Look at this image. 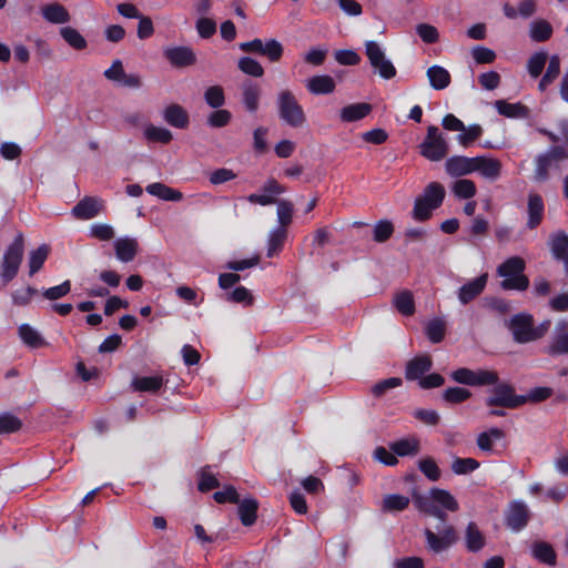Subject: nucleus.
Masks as SVG:
<instances>
[{
  "instance_id": "obj_45",
  "label": "nucleus",
  "mask_w": 568,
  "mask_h": 568,
  "mask_svg": "<svg viewBox=\"0 0 568 568\" xmlns=\"http://www.w3.org/2000/svg\"><path fill=\"white\" fill-rule=\"evenodd\" d=\"M408 497L399 494H389L383 499L382 510L388 513L403 511L408 507Z\"/></svg>"
},
{
  "instance_id": "obj_6",
  "label": "nucleus",
  "mask_w": 568,
  "mask_h": 568,
  "mask_svg": "<svg viewBox=\"0 0 568 568\" xmlns=\"http://www.w3.org/2000/svg\"><path fill=\"white\" fill-rule=\"evenodd\" d=\"M419 149L420 154L433 162L443 160L448 153L447 141L435 125L428 126L427 134Z\"/></svg>"
},
{
  "instance_id": "obj_28",
  "label": "nucleus",
  "mask_w": 568,
  "mask_h": 568,
  "mask_svg": "<svg viewBox=\"0 0 568 568\" xmlns=\"http://www.w3.org/2000/svg\"><path fill=\"white\" fill-rule=\"evenodd\" d=\"M41 14L44 20L55 24L67 23L71 19L68 10L58 2L43 6L41 8Z\"/></svg>"
},
{
  "instance_id": "obj_27",
  "label": "nucleus",
  "mask_w": 568,
  "mask_h": 568,
  "mask_svg": "<svg viewBox=\"0 0 568 568\" xmlns=\"http://www.w3.org/2000/svg\"><path fill=\"white\" fill-rule=\"evenodd\" d=\"M465 545L470 552H478L486 546V537L473 521L468 523L466 527Z\"/></svg>"
},
{
  "instance_id": "obj_31",
  "label": "nucleus",
  "mask_w": 568,
  "mask_h": 568,
  "mask_svg": "<svg viewBox=\"0 0 568 568\" xmlns=\"http://www.w3.org/2000/svg\"><path fill=\"white\" fill-rule=\"evenodd\" d=\"M239 504V516L241 523L244 526H251L256 520V511L258 508V503L255 498L248 497L244 499H240Z\"/></svg>"
},
{
  "instance_id": "obj_20",
  "label": "nucleus",
  "mask_w": 568,
  "mask_h": 568,
  "mask_svg": "<svg viewBox=\"0 0 568 568\" xmlns=\"http://www.w3.org/2000/svg\"><path fill=\"white\" fill-rule=\"evenodd\" d=\"M164 57L178 68L189 67L195 63L196 57L189 47H173L164 51Z\"/></svg>"
},
{
  "instance_id": "obj_44",
  "label": "nucleus",
  "mask_w": 568,
  "mask_h": 568,
  "mask_svg": "<svg viewBox=\"0 0 568 568\" xmlns=\"http://www.w3.org/2000/svg\"><path fill=\"white\" fill-rule=\"evenodd\" d=\"M60 36L74 50H84L88 47V42L84 37L72 27L61 28Z\"/></svg>"
},
{
  "instance_id": "obj_25",
  "label": "nucleus",
  "mask_w": 568,
  "mask_h": 568,
  "mask_svg": "<svg viewBox=\"0 0 568 568\" xmlns=\"http://www.w3.org/2000/svg\"><path fill=\"white\" fill-rule=\"evenodd\" d=\"M163 118L168 124L178 129L189 125V114L180 104H170L163 111Z\"/></svg>"
},
{
  "instance_id": "obj_57",
  "label": "nucleus",
  "mask_w": 568,
  "mask_h": 568,
  "mask_svg": "<svg viewBox=\"0 0 568 568\" xmlns=\"http://www.w3.org/2000/svg\"><path fill=\"white\" fill-rule=\"evenodd\" d=\"M70 291H71V282L69 280H67L63 283H61L60 285L45 288L42 292V295L44 298H47L49 301H57V300L65 296L67 294H69Z\"/></svg>"
},
{
  "instance_id": "obj_64",
  "label": "nucleus",
  "mask_w": 568,
  "mask_h": 568,
  "mask_svg": "<svg viewBox=\"0 0 568 568\" xmlns=\"http://www.w3.org/2000/svg\"><path fill=\"white\" fill-rule=\"evenodd\" d=\"M416 32L425 43H434L438 40V31L432 24L420 23L416 27Z\"/></svg>"
},
{
  "instance_id": "obj_49",
  "label": "nucleus",
  "mask_w": 568,
  "mask_h": 568,
  "mask_svg": "<svg viewBox=\"0 0 568 568\" xmlns=\"http://www.w3.org/2000/svg\"><path fill=\"white\" fill-rule=\"evenodd\" d=\"M471 58L477 64H490L496 60V52L483 45H474L470 50Z\"/></svg>"
},
{
  "instance_id": "obj_53",
  "label": "nucleus",
  "mask_w": 568,
  "mask_h": 568,
  "mask_svg": "<svg viewBox=\"0 0 568 568\" xmlns=\"http://www.w3.org/2000/svg\"><path fill=\"white\" fill-rule=\"evenodd\" d=\"M283 44L276 39L265 41L262 55L266 57L271 62H278L283 55Z\"/></svg>"
},
{
  "instance_id": "obj_30",
  "label": "nucleus",
  "mask_w": 568,
  "mask_h": 568,
  "mask_svg": "<svg viewBox=\"0 0 568 568\" xmlns=\"http://www.w3.org/2000/svg\"><path fill=\"white\" fill-rule=\"evenodd\" d=\"M371 111L372 105L369 103H353L341 110V120L343 122H355L364 119Z\"/></svg>"
},
{
  "instance_id": "obj_60",
  "label": "nucleus",
  "mask_w": 568,
  "mask_h": 568,
  "mask_svg": "<svg viewBox=\"0 0 568 568\" xmlns=\"http://www.w3.org/2000/svg\"><path fill=\"white\" fill-rule=\"evenodd\" d=\"M232 114L229 110L220 109L216 111H213L207 123L213 128H223L229 124L231 121Z\"/></svg>"
},
{
  "instance_id": "obj_41",
  "label": "nucleus",
  "mask_w": 568,
  "mask_h": 568,
  "mask_svg": "<svg viewBox=\"0 0 568 568\" xmlns=\"http://www.w3.org/2000/svg\"><path fill=\"white\" fill-rule=\"evenodd\" d=\"M547 60L548 53L546 51H537L529 57L527 60V72L530 78L537 79L541 75Z\"/></svg>"
},
{
  "instance_id": "obj_23",
  "label": "nucleus",
  "mask_w": 568,
  "mask_h": 568,
  "mask_svg": "<svg viewBox=\"0 0 568 568\" xmlns=\"http://www.w3.org/2000/svg\"><path fill=\"white\" fill-rule=\"evenodd\" d=\"M139 248V243L133 237H119L114 242L115 256L123 263H129L134 260Z\"/></svg>"
},
{
  "instance_id": "obj_2",
  "label": "nucleus",
  "mask_w": 568,
  "mask_h": 568,
  "mask_svg": "<svg viewBox=\"0 0 568 568\" xmlns=\"http://www.w3.org/2000/svg\"><path fill=\"white\" fill-rule=\"evenodd\" d=\"M445 199V189L438 182H430L423 193L415 199L412 217L424 222L432 217L434 210L438 209Z\"/></svg>"
},
{
  "instance_id": "obj_11",
  "label": "nucleus",
  "mask_w": 568,
  "mask_h": 568,
  "mask_svg": "<svg viewBox=\"0 0 568 568\" xmlns=\"http://www.w3.org/2000/svg\"><path fill=\"white\" fill-rule=\"evenodd\" d=\"M530 517V510L523 500L510 501L504 514L505 525L516 532L527 527Z\"/></svg>"
},
{
  "instance_id": "obj_21",
  "label": "nucleus",
  "mask_w": 568,
  "mask_h": 568,
  "mask_svg": "<svg viewBox=\"0 0 568 568\" xmlns=\"http://www.w3.org/2000/svg\"><path fill=\"white\" fill-rule=\"evenodd\" d=\"M101 207L102 204L100 200L87 196L73 206L72 214L79 220H91L100 213Z\"/></svg>"
},
{
  "instance_id": "obj_47",
  "label": "nucleus",
  "mask_w": 568,
  "mask_h": 568,
  "mask_svg": "<svg viewBox=\"0 0 568 568\" xmlns=\"http://www.w3.org/2000/svg\"><path fill=\"white\" fill-rule=\"evenodd\" d=\"M144 136L150 142H160L163 144H168L173 139V135L170 130L155 125H148L144 130Z\"/></svg>"
},
{
  "instance_id": "obj_42",
  "label": "nucleus",
  "mask_w": 568,
  "mask_h": 568,
  "mask_svg": "<svg viewBox=\"0 0 568 568\" xmlns=\"http://www.w3.org/2000/svg\"><path fill=\"white\" fill-rule=\"evenodd\" d=\"M163 386L162 376H145V377H135L132 381V387L134 390L139 392H151L155 393Z\"/></svg>"
},
{
  "instance_id": "obj_24",
  "label": "nucleus",
  "mask_w": 568,
  "mask_h": 568,
  "mask_svg": "<svg viewBox=\"0 0 568 568\" xmlns=\"http://www.w3.org/2000/svg\"><path fill=\"white\" fill-rule=\"evenodd\" d=\"M531 555L536 560L547 566L555 567L557 565V554L547 541H535L531 546Z\"/></svg>"
},
{
  "instance_id": "obj_38",
  "label": "nucleus",
  "mask_w": 568,
  "mask_h": 568,
  "mask_svg": "<svg viewBox=\"0 0 568 568\" xmlns=\"http://www.w3.org/2000/svg\"><path fill=\"white\" fill-rule=\"evenodd\" d=\"M393 303L396 310L404 316H410L415 313L414 296L408 290L397 293Z\"/></svg>"
},
{
  "instance_id": "obj_3",
  "label": "nucleus",
  "mask_w": 568,
  "mask_h": 568,
  "mask_svg": "<svg viewBox=\"0 0 568 568\" xmlns=\"http://www.w3.org/2000/svg\"><path fill=\"white\" fill-rule=\"evenodd\" d=\"M526 263L520 256H513L504 261L497 267V275L504 277L500 287L505 291H526L529 286V278L524 274Z\"/></svg>"
},
{
  "instance_id": "obj_59",
  "label": "nucleus",
  "mask_w": 568,
  "mask_h": 568,
  "mask_svg": "<svg viewBox=\"0 0 568 568\" xmlns=\"http://www.w3.org/2000/svg\"><path fill=\"white\" fill-rule=\"evenodd\" d=\"M22 426L21 420L12 414L0 415V433H14Z\"/></svg>"
},
{
  "instance_id": "obj_17",
  "label": "nucleus",
  "mask_w": 568,
  "mask_h": 568,
  "mask_svg": "<svg viewBox=\"0 0 568 568\" xmlns=\"http://www.w3.org/2000/svg\"><path fill=\"white\" fill-rule=\"evenodd\" d=\"M425 536L429 549L435 552H440L447 549L457 539L456 534L452 527L444 529L442 535H437L430 529H426Z\"/></svg>"
},
{
  "instance_id": "obj_36",
  "label": "nucleus",
  "mask_w": 568,
  "mask_h": 568,
  "mask_svg": "<svg viewBox=\"0 0 568 568\" xmlns=\"http://www.w3.org/2000/svg\"><path fill=\"white\" fill-rule=\"evenodd\" d=\"M50 253L48 244H41L38 248L29 253V275L33 276L41 270Z\"/></svg>"
},
{
  "instance_id": "obj_15",
  "label": "nucleus",
  "mask_w": 568,
  "mask_h": 568,
  "mask_svg": "<svg viewBox=\"0 0 568 568\" xmlns=\"http://www.w3.org/2000/svg\"><path fill=\"white\" fill-rule=\"evenodd\" d=\"M242 102L250 113H255L260 108L262 95L261 85L251 80H245L241 84Z\"/></svg>"
},
{
  "instance_id": "obj_37",
  "label": "nucleus",
  "mask_w": 568,
  "mask_h": 568,
  "mask_svg": "<svg viewBox=\"0 0 568 568\" xmlns=\"http://www.w3.org/2000/svg\"><path fill=\"white\" fill-rule=\"evenodd\" d=\"M427 78L430 87L435 90H443L448 87L450 75L446 69L439 65H433L427 70Z\"/></svg>"
},
{
  "instance_id": "obj_61",
  "label": "nucleus",
  "mask_w": 568,
  "mask_h": 568,
  "mask_svg": "<svg viewBox=\"0 0 568 568\" xmlns=\"http://www.w3.org/2000/svg\"><path fill=\"white\" fill-rule=\"evenodd\" d=\"M213 498L219 504L240 503V495L237 494L236 489L233 486H227L223 490L214 493Z\"/></svg>"
},
{
  "instance_id": "obj_62",
  "label": "nucleus",
  "mask_w": 568,
  "mask_h": 568,
  "mask_svg": "<svg viewBox=\"0 0 568 568\" xmlns=\"http://www.w3.org/2000/svg\"><path fill=\"white\" fill-rule=\"evenodd\" d=\"M500 75L496 71L484 72L478 77L479 84L486 90H495L500 84Z\"/></svg>"
},
{
  "instance_id": "obj_26",
  "label": "nucleus",
  "mask_w": 568,
  "mask_h": 568,
  "mask_svg": "<svg viewBox=\"0 0 568 568\" xmlns=\"http://www.w3.org/2000/svg\"><path fill=\"white\" fill-rule=\"evenodd\" d=\"M305 87L312 94L320 95L334 92L336 84L331 75L322 74L310 78Z\"/></svg>"
},
{
  "instance_id": "obj_1",
  "label": "nucleus",
  "mask_w": 568,
  "mask_h": 568,
  "mask_svg": "<svg viewBox=\"0 0 568 568\" xmlns=\"http://www.w3.org/2000/svg\"><path fill=\"white\" fill-rule=\"evenodd\" d=\"M413 500L418 510L442 521L445 520L444 510L456 511L459 506L449 491L440 488H432L428 495L416 494Z\"/></svg>"
},
{
  "instance_id": "obj_40",
  "label": "nucleus",
  "mask_w": 568,
  "mask_h": 568,
  "mask_svg": "<svg viewBox=\"0 0 568 568\" xmlns=\"http://www.w3.org/2000/svg\"><path fill=\"white\" fill-rule=\"evenodd\" d=\"M389 448L397 456H415L419 453V442L415 438H405L392 443Z\"/></svg>"
},
{
  "instance_id": "obj_5",
  "label": "nucleus",
  "mask_w": 568,
  "mask_h": 568,
  "mask_svg": "<svg viewBox=\"0 0 568 568\" xmlns=\"http://www.w3.org/2000/svg\"><path fill=\"white\" fill-rule=\"evenodd\" d=\"M23 253L24 239L23 234L19 232L2 256L0 276L4 284H8L17 276L23 258Z\"/></svg>"
},
{
  "instance_id": "obj_13",
  "label": "nucleus",
  "mask_w": 568,
  "mask_h": 568,
  "mask_svg": "<svg viewBox=\"0 0 568 568\" xmlns=\"http://www.w3.org/2000/svg\"><path fill=\"white\" fill-rule=\"evenodd\" d=\"M545 214V202L540 194L530 192L527 201V222L528 230H536L542 222Z\"/></svg>"
},
{
  "instance_id": "obj_51",
  "label": "nucleus",
  "mask_w": 568,
  "mask_h": 568,
  "mask_svg": "<svg viewBox=\"0 0 568 568\" xmlns=\"http://www.w3.org/2000/svg\"><path fill=\"white\" fill-rule=\"evenodd\" d=\"M205 102L213 109H219L225 103V97L223 88L220 85H213L206 89L204 93Z\"/></svg>"
},
{
  "instance_id": "obj_39",
  "label": "nucleus",
  "mask_w": 568,
  "mask_h": 568,
  "mask_svg": "<svg viewBox=\"0 0 568 568\" xmlns=\"http://www.w3.org/2000/svg\"><path fill=\"white\" fill-rule=\"evenodd\" d=\"M286 236L287 231L284 227H275L270 232L267 239V257H273L282 251Z\"/></svg>"
},
{
  "instance_id": "obj_8",
  "label": "nucleus",
  "mask_w": 568,
  "mask_h": 568,
  "mask_svg": "<svg viewBox=\"0 0 568 568\" xmlns=\"http://www.w3.org/2000/svg\"><path fill=\"white\" fill-rule=\"evenodd\" d=\"M509 328L514 339L524 344L542 337V331L534 329V317L530 314L519 313L511 317Z\"/></svg>"
},
{
  "instance_id": "obj_56",
  "label": "nucleus",
  "mask_w": 568,
  "mask_h": 568,
  "mask_svg": "<svg viewBox=\"0 0 568 568\" xmlns=\"http://www.w3.org/2000/svg\"><path fill=\"white\" fill-rule=\"evenodd\" d=\"M403 384L402 378L399 377H389L376 383L372 387V393L375 397L384 396L388 390L399 387Z\"/></svg>"
},
{
  "instance_id": "obj_7",
  "label": "nucleus",
  "mask_w": 568,
  "mask_h": 568,
  "mask_svg": "<svg viewBox=\"0 0 568 568\" xmlns=\"http://www.w3.org/2000/svg\"><path fill=\"white\" fill-rule=\"evenodd\" d=\"M525 403H527L526 396L516 395L514 387L506 383L496 384L491 390V395L486 398V405L488 407L499 406L514 409Z\"/></svg>"
},
{
  "instance_id": "obj_22",
  "label": "nucleus",
  "mask_w": 568,
  "mask_h": 568,
  "mask_svg": "<svg viewBox=\"0 0 568 568\" xmlns=\"http://www.w3.org/2000/svg\"><path fill=\"white\" fill-rule=\"evenodd\" d=\"M496 111L508 119H528L530 109L521 102L509 103L506 100H497L495 102Z\"/></svg>"
},
{
  "instance_id": "obj_43",
  "label": "nucleus",
  "mask_w": 568,
  "mask_h": 568,
  "mask_svg": "<svg viewBox=\"0 0 568 568\" xmlns=\"http://www.w3.org/2000/svg\"><path fill=\"white\" fill-rule=\"evenodd\" d=\"M487 274H481L464 284V304H467L484 291L487 284Z\"/></svg>"
},
{
  "instance_id": "obj_50",
  "label": "nucleus",
  "mask_w": 568,
  "mask_h": 568,
  "mask_svg": "<svg viewBox=\"0 0 568 568\" xmlns=\"http://www.w3.org/2000/svg\"><path fill=\"white\" fill-rule=\"evenodd\" d=\"M277 204V227H284L288 226L292 222L293 216V204L290 201L286 200H280L276 202Z\"/></svg>"
},
{
  "instance_id": "obj_29",
  "label": "nucleus",
  "mask_w": 568,
  "mask_h": 568,
  "mask_svg": "<svg viewBox=\"0 0 568 568\" xmlns=\"http://www.w3.org/2000/svg\"><path fill=\"white\" fill-rule=\"evenodd\" d=\"M547 61L548 65L546 72L538 83V90L540 92H545L560 74V57L558 54H552L551 57H548Z\"/></svg>"
},
{
  "instance_id": "obj_55",
  "label": "nucleus",
  "mask_w": 568,
  "mask_h": 568,
  "mask_svg": "<svg viewBox=\"0 0 568 568\" xmlns=\"http://www.w3.org/2000/svg\"><path fill=\"white\" fill-rule=\"evenodd\" d=\"M219 486L220 483L214 474L210 470V467H204L200 473V480L197 484L199 490L205 493Z\"/></svg>"
},
{
  "instance_id": "obj_34",
  "label": "nucleus",
  "mask_w": 568,
  "mask_h": 568,
  "mask_svg": "<svg viewBox=\"0 0 568 568\" xmlns=\"http://www.w3.org/2000/svg\"><path fill=\"white\" fill-rule=\"evenodd\" d=\"M145 190L149 194L164 201L178 202L183 199V194L180 191L169 187L160 182L149 184Z\"/></svg>"
},
{
  "instance_id": "obj_48",
  "label": "nucleus",
  "mask_w": 568,
  "mask_h": 568,
  "mask_svg": "<svg viewBox=\"0 0 568 568\" xmlns=\"http://www.w3.org/2000/svg\"><path fill=\"white\" fill-rule=\"evenodd\" d=\"M446 324L440 318H435L426 325L425 333L432 343H439L445 336Z\"/></svg>"
},
{
  "instance_id": "obj_35",
  "label": "nucleus",
  "mask_w": 568,
  "mask_h": 568,
  "mask_svg": "<svg viewBox=\"0 0 568 568\" xmlns=\"http://www.w3.org/2000/svg\"><path fill=\"white\" fill-rule=\"evenodd\" d=\"M18 335L31 348H39L47 344L41 334L29 324H21L18 327Z\"/></svg>"
},
{
  "instance_id": "obj_52",
  "label": "nucleus",
  "mask_w": 568,
  "mask_h": 568,
  "mask_svg": "<svg viewBox=\"0 0 568 568\" xmlns=\"http://www.w3.org/2000/svg\"><path fill=\"white\" fill-rule=\"evenodd\" d=\"M418 468L432 481H436L440 478V469L432 457L419 459Z\"/></svg>"
},
{
  "instance_id": "obj_46",
  "label": "nucleus",
  "mask_w": 568,
  "mask_h": 568,
  "mask_svg": "<svg viewBox=\"0 0 568 568\" xmlns=\"http://www.w3.org/2000/svg\"><path fill=\"white\" fill-rule=\"evenodd\" d=\"M237 68L244 74L250 77L261 78L264 74V69L261 63L251 57L240 58L237 61Z\"/></svg>"
},
{
  "instance_id": "obj_33",
  "label": "nucleus",
  "mask_w": 568,
  "mask_h": 568,
  "mask_svg": "<svg viewBox=\"0 0 568 568\" xmlns=\"http://www.w3.org/2000/svg\"><path fill=\"white\" fill-rule=\"evenodd\" d=\"M554 33L551 23L545 19H538L531 22L529 37L535 42H546Z\"/></svg>"
},
{
  "instance_id": "obj_54",
  "label": "nucleus",
  "mask_w": 568,
  "mask_h": 568,
  "mask_svg": "<svg viewBox=\"0 0 568 568\" xmlns=\"http://www.w3.org/2000/svg\"><path fill=\"white\" fill-rule=\"evenodd\" d=\"M394 226L390 221L388 220H381L378 221L373 230L374 233V241L378 243L386 242L393 234Z\"/></svg>"
},
{
  "instance_id": "obj_9",
  "label": "nucleus",
  "mask_w": 568,
  "mask_h": 568,
  "mask_svg": "<svg viewBox=\"0 0 568 568\" xmlns=\"http://www.w3.org/2000/svg\"><path fill=\"white\" fill-rule=\"evenodd\" d=\"M365 53L371 65L382 78L389 80L396 75L394 64L386 58L384 50L376 41L369 40L365 42Z\"/></svg>"
},
{
  "instance_id": "obj_16",
  "label": "nucleus",
  "mask_w": 568,
  "mask_h": 568,
  "mask_svg": "<svg viewBox=\"0 0 568 568\" xmlns=\"http://www.w3.org/2000/svg\"><path fill=\"white\" fill-rule=\"evenodd\" d=\"M547 244L556 261H568V234L564 230L552 232Z\"/></svg>"
},
{
  "instance_id": "obj_14",
  "label": "nucleus",
  "mask_w": 568,
  "mask_h": 568,
  "mask_svg": "<svg viewBox=\"0 0 568 568\" xmlns=\"http://www.w3.org/2000/svg\"><path fill=\"white\" fill-rule=\"evenodd\" d=\"M548 354L551 356L568 354V322L566 320L556 324L552 341L548 346Z\"/></svg>"
},
{
  "instance_id": "obj_19",
  "label": "nucleus",
  "mask_w": 568,
  "mask_h": 568,
  "mask_svg": "<svg viewBox=\"0 0 568 568\" xmlns=\"http://www.w3.org/2000/svg\"><path fill=\"white\" fill-rule=\"evenodd\" d=\"M433 362L429 355L416 356L408 361L405 368V377L407 381H419L425 373L432 369Z\"/></svg>"
},
{
  "instance_id": "obj_32",
  "label": "nucleus",
  "mask_w": 568,
  "mask_h": 568,
  "mask_svg": "<svg viewBox=\"0 0 568 568\" xmlns=\"http://www.w3.org/2000/svg\"><path fill=\"white\" fill-rule=\"evenodd\" d=\"M446 172L456 179L453 184V192L456 197L462 199V156L455 155L446 161Z\"/></svg>"
},
{
  "instance_id": "obj_58",
  "label": "nucleus",
  "mask_w": 568,
  "mask_h": 568,
  "mask_svg": "<svg viewBox=\"0 0 568 568\" xmlns=\"http://www.w3.org/2000/svg\"><path fill=\"white\" fill-rule=\"evenodd\" d=\"M552 161L544 153L537 158L535 176L538 181H546L549 178V169L552 165Z\"/></svg>"
},
{
  "instance_id": "obj_10",
  "label": "nucleus",
  "mask_w": 568,
  "mask_h": 568,
  "mask_svg": "<svg viewBox=\"0 0 568 568\" xmlns=\"http://www.w3.org/2000/svg\"><path fill=\"white\" fill-rule=\"evenodd\" d=\"M478 172L481 176L496 180L501 172V163L497 159L487 156H464V175Z\"/></svg>"
},
{
  "instance_id": "obj_12",
  "label": "nucleus",
  "mask_w": 568,
  "mask_h": 568,
  "mask_svg": "<svg viewBox=\"0 0 568 568\" xmlns=\"http://www.w3.org/2000/svg\"><path fill=\"white\" fill-rule=\"evenodd\" d=\"M505 437L506 433L501 428L490 427L477 436V446L483 453L493 454L497 452L496 447L499 444L501 449L506 447Z\"/></svg>"
},
{
  "instance_id": "obj_63",
  "label": "nucleus",
  "mask_w": 568,
  "mask_h": 568,
  "mask_svg": "<svg viewBox=\"0 0 568 568\" xmlns=\"http://www.w3.org/2000/svg\"><path fill=\"white\" fill-rule=\"evenodd\" d=\"M334 57L342 65H356L361 62V57L353 50H336Z\"/></svg>"
},
{
  "instance_id": "obj_4",
  "label": "nucleus",
  "mask_w": 568,
  "mask_h": 568,
  "mask_svg": "<svg viewBox=\"0 0 568 568\" xmlns=\"http://www.w3.org/2000/svg\"><path fill=\"white\" fill-rule=\"evenodd\" d=\"M278 118L291 128H302L306 122L303 106L298 103L294 93L284 89L276 95Z\"/></svg>"
},
{
  "instance_id": "obj_18",
  "label": "nucleus",
  "mask_w": 568,
  "mask_h": 568,
  "mask_svg": "<svg viewBox=\"0 0 568 568\" xmlns=\"http://www.w3.org/2000/svg\"><path fill=\"white\" fill-rule=\"evenodd\" d=\"M498 374L494 371L464 368V385L488 386L498 383Z\"/></svg>"
}]
</instances>
